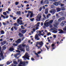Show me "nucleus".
Instances as JSON below:
<instances>
[{
	"instance_id": "nucleus-10",
	"label": "nucleus",
	"mask_w": 66,
	"mask_h": 66,
	"mask_svg": "<svg viewBox=\"0 0 66 66\" xmlns=\"http://www.w3.org/2000/svg\"><path fill=\"white\" fill-rule=\"evenodd\" d=\"M58 31L60 32H59V34H63V33H64V31L63 30H62L60 29H59Z\"/></svg>"
},
{
	"instance_id": "nucleus-38",
	"label": "nucleus",
	"mask_w": 66,
	"mask_h": 66,
	"mask_svg": "<svg viewBox=\"0 0 66 66\" xmlns=\"http://www.w3.org/2000/svg\"><path fill=\"white\" fill-rule=\"evenodd\" d=\"M51 16V14H48L47 16H46V17L47 18H48V17H49V16Z\"/></svg>"
},
{
	"instance_id": "nucleus-43",
	"label": "nucleus",
	"mask_w": 66,
	"mask_h": 66,
	"mask_svg": "<svg viewBox=\"0 0 66 66\" xmlns=\"http://www.w3.org/2000/svg\"><path fill=\"white\" fill-rule=\"evenodd\" d=\"M43 3H44V1H43V0H42L40 2V4H43Z\"/></svg>"
},
{
	"instance_id": "nucleus-35",
	"label": "nucleus",
	"mask_w": 66,
	"mask_h": 66,
	"mask_svg": "<svg viewBox=\"0 0 66 66\" xmlns=\"http://www.w3.org/2000/svg\"><path fill=\"white\" fill-rule=\"evenodd\" d=\"M30 21H31L32 22H33V21H34V18H33L32 19H30Z\"/></svg>"
},
{
	"instance_id": "nucleus-60",
	"label": "nucleus",
	"mask_w": 66,
	"mask_h": 66,
	"mask_svg": "<svg viewBox=\"0 0 66 66\" xmlns=\"http://www.w3.org/2000/svg\"><path fill=\"white\" fill-rule=\"evenodd\" d=\"M60 6H61V7H62V6H64V4H60Z\"/></svg>"
},
{
	"instance_id": "nucleus-11",
	"label": "nucleus",
	"mask_w": 66,
	"mask_h": 66,
	"mask_svg": "<svg viewBox=\"0 0 66 66\" xmlns=\"http://www.w3.org/2000/svg\"><path fill=\"white\" fill-rule=\"evenodd\" d=\"M0 54L1 55L0 57L2 58L3 60L4 59V56H3V54L2 53V52H1V53H0Z\"/></svg>"
},
{
	"instance_id": "nucleus-56",
	"label": "nucleus",
	"mask_w": 66,
	"mask_h": 66,
	"mask_svg": "<svg viewBox=\"0 0 66 66\" xmlns=\"http://www.w3.org/2000/svg\"><path fill=\"white\" fill-rule=\"evenodd\" d=\"M16 52H19V53H20V51H18V50H16Z\"/></svg>"
},
{
	"instance_id": "nucleus-14",
	"label": "nucleus",
	"mask_w": 66,
	"mask_h": 66,
	"mask_svg": "<svg viewBox=\"0 0 66 66\" xmlns=\"http://www.w3.org/2000/svg\"><path fill=\"white\" fill-rule=\"evenodd\" d=\"M21 32L22 33H23V34H24L25 33L27 32V30H22L21 31Z\"/></svg>"
},
{
	"instance_id": "nucleus-24",
	"label": "nucleus",
	"mask_w": 66,
	"mask_h": 66,
	"mask_svg": "<svg viewBox=\"0 0 66 66\" xmlns=\"http://www.w3.org/2000/svg\"><path fill=\"white\" fill-rule=\"evenodd\" d=\"M50 24L49 23V22H47L46 23V27H49V25H50Z\"/></svg>"
},
{
	"instance_id": "nucleus-42",
	"label": "nucleus",
	"mask_w": 66,
	"mask_h": 66,
	"mask_svg": "<svg viewBox=\"0 0 66 66\" xmlns=\"http://www.w3.org/2000/svg\"><path fill=\"white\" fill-rule=\"evenodd\" d=\"M54 46H55V44H52L51 45V47H54Z\"/></svg>"
},
{
	"instance_id": "nucleus-61",
	"label": "nucleus",
	"mask_w": 66,
	"mask_h": 66,
	"mask_svg": "<svg viewBox=\"0 0 66 66\" xmlns=\"http://www.w3.org/2000/svg\"><path fill=\"white\" fill-rule=\"evenodd\" d=\"M43 27L44 29H45V28H46V27H46V26H44Z\"/></svg>"
},
{
	"instance_id": "nucleus-1",
	"label": "nucleus",
	"mask_w": 66,
	"mask_h": 66,
	"mask_svg": "<svg viewBox=\"0 0 66 66\" xmlns=\"http://www.w3.org/2000/svg\"><path fill=\"white\" fill-rule=\"evenodd\" d=\"M15 42L16 43V44H15V43H14L12 44V45L13 46L17 47L18 45V44L21 43V39L20 38L18 40L15 41Z\"/></svg>"
},
{
	"instance_id": "nucleus-6",
	"label": "nucleus",
	"mask_w": 66,
	"mask_h": 66,
	"mask_svg": "<svg viewBox=\"0 0 66 66\" xmlns=\"http://www.w3.org/2000/svg\"><path fill=\"white\" fill-rule=\"evenodd\" d=\"M36 44H37V45H39V46H40L41 47L43 46V45L44 44V43L42 41H41L40 42H37L36 43Z\"/></svg>"
},
{
	"instance_id": "nucleus-36",
	"label": "nucleus",
	"mask_w": 66,
	"mask_h": 66,
	"mask_svg": "<svg viewBox=\"0 0 66 66\" xmlns=\"http://www.w3.org/2000/svg\"><path fill=\"white\" fill-rule=\"evenodd\" d=\"M63 30L64 31H66V26H65L64 28H63Z\"/></svg>"
},
{
	"instance_id": "nucleus-37",
	"label": "nucleus",
	"mask_w": 66,
	"mask_h": 66,
	"mask_svg": "<svg viewBox=\"0 0 66 66\" xmlns=\"http://www.w3.org/2000/svg\"><path fill=\"white\" fill-rule=\"evenodd\" d=\"M42 8H43L42 7H40V9H39V12H40L42 10Z\"/></svg>"
},
{
	"instance_id": "nucleus-52",
	"label": "nucleus",
	"mask_w": 66,
	"mask_h": 66,
	"mask_svg": "<svg viewBox=\"0 0 66 66\" xmlns=\"http://www.w3.org/2000/svg\"><path fill=\"white\" fill-rule=\"evenodd\" d=\"M31 60L32 61H35V60H34V59L33 58V57H32L31 58Z\"/></svg>"
},
{
	"instance_id": "nucleus-47",
	"label": "nucleus",
	"mask_w": 66,
	"mask_h": 66,
	"mask_svg": "<svg viewBox=\"0 0 66 66\" xmlns=\"http://www.w3.org/2000/svg\"><path fill=\"white\" fill-rule=\"evenodd\" d=\"M29 16H30V13H28L27 15V17H29Z\"/></svg>"
},
{
	"instance_id": "nucleus-7",
	"label": "nucleus",
	"mask_w": 66,
	"mask_h": 66,
	"mask_svg": "<svg viewBox=\"0 0 66 66\" xmlns=\"http://www.w3.org/2000/svg\"><path fill=\"white\" fill-rule=\"evenodd\" d=\"M17 23L18 24H19L20 25H21L22 24V21L21 20H20L19 19H18L17 20Z\"/></svg>"
},
{
	"instance_id": "nucleus-17",
	"label": "nucleus",
	"mask_w": 66,
	"mask_h": 66,
	"mask_svg": "<svg viewBox=\"0 0 66 66\" xmlns=\"http://www.w3.org/2000/svg\"><path fill=\"white\" fill-rule=\"evenodd\" d=\"M15 49H14V48L12 47H11L9 49V50L10 51H13Z\"/></svg>"
},
{
	"instance_id": "nucleus-32",
	"label": "nucleus",
	"mask_w": 66,
	"mask_h": 66,
	"mask_svg": "<svg viewBox=\"0 0 66 66\" xmlns=\"http://www.w3.org/2000/svg\"><path fill=\"white\" fill-rule=\"evenodd\" d=\"M39 33L38 34V35L39 36H40V35L41 34L42 32L41 31H39Z\"/></svg>"
},
{
	"instance_id": "nucleus-8",
	"label": "nucleus",
	"mask_w": 66,
	"mask_h": 66,
	"mask_svg": "<svg viewBox=\"0 0 66 66\" xmlns=\"http://www.w3.org/2000/svg\"><path fill=\"white\" fill-rule=\"evenodd\" d=\"M19 65H22L23 66H25V65H26V63L24 62H23L20 61L19 63Z\"/></svg>"
},
{
	"instance_id": "nucleus-64",
	"label": "nucleus",
	"mask_w": 66,
	"mask_h": 66,
	"mask_svg": "<svg viewBox=\"0 0 66 66\" xmlns=\"http://www.w3.org/2000/svg\"><path fill=\"white\" fill-rule=\"evenodd\" d=\"M11 66H17V65H14V64H12V65Z\"/></svg>"
},
{
	"instance_id": "nucleus-40",
	"label": "nucleus",
	"mask_w": 66,
	"mask_h": 66,
	"mask_svg": "<svg viewBox=\"0 0 66 66\" xmlns=\"http://www.w3.org/2000/svg\"><path fill=\"white\" fill-rule=\"evenodd\" d=\"M13 63L14 64H17V62L16 61H14L13 62Z\"/></svg>"
},
{
	"instance_id": "nucleus-26",
	"label": "nucleus",
	"mask_w": 66,
	"mask_h": 66,
	"mask_svg": "<svg viewBox=\"0 0 66 66\" xmlns=\"http://www.w3.org/2000/svg\"><path fill=\"white\" fill-rule=\"evenodd\" d=\"M53 20H50L49 22L50 24H51V23H52V22H53Z\"/></svg>"
},
{
	"instance_id": "nucleus-30",
	"label": "nucleus",
	"mask_w": 66,
	"mask_h": 66,
	"mask_svg": "<svg viewBox=\"0 0 66 66\" xmlns=\"http://www.w3.org/2000/svg\"><path fill=\"white\" fill-rule=\"evenodd\" d=\"M1 44H2L3 45H4V44H6V42L4 41V42H2Z\"/></svg>"
},
{
	"instance_id": "nucleus-54",
	"label": "nucleus",
	"mask_w": 66,
	"mask_h": 66,
	"mask_svg": "<svg viewBox=\"0 0 66 66\" xmlns=\"http://www.w3.org/2000/svg\"><path fill=\"white\" fill-rule=\"evenodd\" d=\"M50 28H52V25H51V24H50Z\"/></svg>"
},
{
	"instance_id": "nucleus-25",
	"label": "nucleus",
	"mask_w": 66,
	"mask_h": 66,
	"mask_svg": "<svg viewBox=\"0 0 66 66\" xmlns=\"http://www.w3.org/2000/svg\"><path fill=\"white\" fill-rule=\"evenodd\" d=\"M1 34L3 35L4 34V31H3V30H2V31H1Z\"/></svg>"
},
{
	"instance_id": "nucleus-15",
	"label": "nucleus",
	"mask_w": 66,
	"mask_h": 66,
	"mask_svg": "<svg viewBox=\"0 0 66 66\" xmlns=\"http://www.w3.org/2000/svg\"><path fill=\"white\" fill-rule=\"evenodd\" d=\"M65 23H66V22L64 21H63L61 23V26H64V25H65Z\"/></svg>"
},
{
	"instance_id": "nucleus-9",
	"label": "nucleus",
	"mask_w": 66,
	"mask_h": 66,
	"mask_svg": "<svg viewBox=\"0 0 66 66\" xmlns=\"http://www.w3.org/2000/svg\"><path fill=\"white\" fill-rule=\"evenodd\" d=\"M41 17H42L41 15H40L39 16L38 15L37 16V19H36V20L37 21H40V19L41 18Z\"/></svg>"
},
{
	"instance_id": "nucleus-33",
	"label": "nucleus",
	"mask_w": 66,
	"mask_h": 66,
	"mask_svg": "<svg viewBox=\"0 0 66 66\" xmlns=\"http://www.w3.org/2000/svg\"><path fill=\"white\" fill-rule=\"evenodd\" d=\"M33 13H31L30 16V18H32V17H33Z\"/></svg>"
},
{
	"instance_id": "nucleus-45",
	"label": "nucleus",
	"mask_w": 66,
	"mask_h": 66,
	"mask_svg": "<svg viewBox=\"0 0 66 66\" xmlns=\"http://www.w3.org/2000/svg\"><path fill=\"white\" fill-rule=\"evenodd\" d=\"M13 20H16V17H13Z\"/></svg>"
},
{
	"instance_id": "nucleus-58",
	"label": "nucleus",
	"mask_w": 66,
	"mask_h": 66,
	"mask_svg": "<svg viewBox=\"0 0 66 66\" xmlns=\"http://www.w3.org/2000/svg\"><path fill=\"white\" fill-rule=\"evenodd\" d=\"M43 16L44 17V18H46V16H45V14H43Z\"/></svg>"
},
{
	"instance_id": "nucleus-41",
	"label": "nucleus",
	"mask_w": 66,
	"mask_h": 66,
	"mask_svg": "<svg viewBox=\"0 0 66 66\" xmlns=\"http://www.w3.org/2000/svg\"><path fill=\"white\" fill-rule=\"evenodd\" d=\"M19 48H22V45H20L18 46Z\"/></svg>"
},
{
	"instance_id": "nucleus-34",
	"label": "nucleus",
	"mask_w": 66,
	"mask_h": 66,
	"mask_svg": "<svg viewBox=\"0 0 66 66\" xmlns=\"http://www.w3.org/2000/svg\"><path fill=\"white\" fill-rule=\"evenodd\" d=\"M61 16H64V13L63 12H61Z\"/></svg>"
},
{
	"instance_id": "nucleus-20",
	"label": "nucleus",
	"mask_w": 66,
	"mask_h": 66,
	"mask_svg": "<svg viewBox=\"0 0 66 66\" xmlns=\"http://www.w3.org/2000/svg\"><path fill=\"white\" fill-rule=\"evenodd\" d=\"M21 12L20 11H17L16 12V14L17 15H21Z\"/></svg>"
},
{
	"instance_id": "nucleus-5",
	"label": "nucleus",
	"mask_w": 66,
	"mask_h": 66,
	"mask_svg": "<svg viewBox=\"0 0 66 66\" xmlns=\"http://www.w3.org/2000/svg\"><path fill=\"white\" fill-rule=\"evenodd\" d=\"M56 12V10L55 9H52L50 11V13H52L53 15H54Z\"/></svg>"
},
{
	"instance_id": "nucleus-22",
	"label": "nucleus",
	"mask_w": 66,
	"mask_h": 66,
	"mask_svg": "<svg viewBox=\"0 0 66 66\" xmlns=\"http://www.w3.org/2000/svg\"><path fill=\"white\" fill-rule=\"evenodd\" d=\"M19 36L20 37H22V36H23V34H22L21 33H20L19 34Z\"/></svg>"
},
{
	"instance_id": "nucleus-63",
	"label": "nucleus",
	"mask_w": 66,
	"mask_h": 66,
	"mask_svg": "<svg viewBox=\"0 0 66 66\" xmlns=\"http://www.w3.org/2000/svg\"><path fill=\"white\" fill-rule=\"evenodd\" d=\"M53 37L54 38H56V35H54L53 36Z\"/></svg>"
},
{
	"instance_id": "nucleus-48",
	"label": "nucleus",
	"mask_w": 66,
	"mask_h": 66,
	"mask_svg": "<svg viewBox=\"0 0 66 66\" xmlns=\"http://www.w3.org/2000/svg\"><path fill=\"white\" fill-rule=\"evenodd\" d=\"M35 26H36V27H38L39 26V24H37L35 26Z\"/></svg>"
},
{
	"instance_id": "nucleus-55",
	"label": "nucleus",
	"mask_w": 66,
	"mask_h": 66,
	"mask_svg": "<svg viewBox=\"0 0 66 66\" xmlns=\"http://www.w3.org/2000/svg\"><path fill=\"white\" fill-rule=\"evenodd\" d=\"M41 52L40 51L38 52L37 53V54H40Z\"/></svg>"
},
{
	"instance_id": "nucleus-16",
	"label": "nucleus",
	"mask_w": 66,
	"mask_h": 66,
	"mask_svg": "<svg viewBox=\"0 0 66 66\" xmlns=\"http://www.w3.org/2000/svg\"><path fill=\"white\" fill-rule=\"evenodd\" d=\"M1 16L0 17V21L1 20V17H3L4 19H5L6 18L4 15H3L2 14H1Z\"/></svg>"
},
{
	"instance_id": "nucleus-39",
	"label": "nucleus",
	"mask_w": 66,
	"mask_h": 66,
	"mask_svg": "<svg viewBox=\"0 0 66 66\" xmlns=\"http://www.w3.org/2000/svg\"><path fill=\"white\" fill-rule=\"evenodd\" d=\"M3 14L4 15H7V13H6L5 12H4L3 13Z\"/></svg>"
},
{
	"instance_id": "nucleus-3",
	"label": "nucleus",
	"mask_w": 66,
	"mask_h": 66,
	"mask_svg": "<svg viewBox=\"0 0 66 66\" xmlns=\"http://www.w3.org/2000/svg\"><path fill=\"white\" fill-rule=\"evenodd\" d=\"M53 5H55V6H58L59 5H61V2L60 1H59V2H54L53 3Z\"/></svg>"
},
{
	"instance_id": "nucleus-53",
	"label": "nucleus",
	"mask_w": 66,
	"mask_h": 66,
	"mask_svg": "<svg viewBox=\"0 0 66 66\" xmlns=\"http://www.w3.org/2000/svg\"><path fill=\"white\" fill-rule=\"evenodd\" d=\"M32 30L34 32H35V30H36V29H35V28H33L32 29Z\"/></svg>"
},
{
	"instance_id": "nucleus-44",
	"label": "nucleus",
	"mask_w": 66,
	"mask_h": 66,
	"mask_svg": "<svg viewBox=\"0 0 66 66\" xmlns=\"http://www.w3.org/2000/svg\"><path fill=\"white\" fill-rule=\"evenodd\" d=\"M15 5H18V4H19V2H15Z\"/></svg>"
},
{
	"instance_id": "nucleus-49",
	"label": "nucleus",
	"mask_w": 66,
	"mask_h": 66,
	"mask_svg": "<svg viewBox=\"0 0 66 66\" xmlns=\"http://www.w3.org/2000/svg\"><path fill=\"white\" fill-rule=\"evenodd\" d=\"M61 20H61V18H60L58 20V21H59V22H60L61 21Z\"/></svg>"
},
{
	"instance_id": "nucleus-51",
	"label": "nucleus",
	"mask_w": 66,
	"mask_h": 66,
	"mask_svg": "<svg viewBox=\"0 0 66 66\" xmlns=\"http://www.w3.org/2000/svg\"><path fill=\"white\" fill-rule=\"evenodd\" d=\"M14 29L15 30H17V28L16 27L14 26Z\"/></svg>"
},
{
	"instance_id": "nucleus-19",
	"label": "nucleus",
	"mask_w": 66,
	"mask_h": 66,
	"mask_svg": "<svg viewBox=\"0 0 66 66\" xmlns=\"http://www.w3.org/2000/svg\"><path fill=\"white\" fill-rule=\"evenodd\" d=\"M61 9L60 8H57L56 9L57 12H59L61 11Z\"/></svg>"
},
{
	"instance_id": "nucleus-2",
	"label": "nucleus",
	"mask_w": 66,
	"mask_h": 66,
	"mask_svg": "<svg viewBox=\"0 0 66 66\" xmlns=\"http://www.w3.org/2000/svg\"><path fill=\"white\" fill-rule=\"evenodd\" d=\"M23 58L24 59V60H26V59H27L28 60H29L30 59H29V56L28 55V53L27 52L26 53L25 55L23 57Z\"/></svg>"
},
{
	"instance_id": "nucleus-4",
	"label": "nucleus",
	"mask_w": 66,
	"mask_h": 66,
	"mask_svg": "<svg viewBox=\"0 0 66 66\" xmlns=\"http://www.w3.org/2000/svg\"><path fill=\"white\" fill-rule=\"evenodd\" d=\"M59 22H58L57 21H55L54 22V26L55 27H57L58 25H59Z\"/></svg>"
},
{
	"instance_id": "nucleus-62",
	"label": "nucleus",
	"mask_w": 66,
	"mask_h": 66,
	"mask_svg": "<svg viewBox=\"0 0 66 66\" xmlns=\"http://www.w3.org/2000/svg\"><path fill=\"white\" fill-rule=\"evenodd\" d=\"M48 11H45V14H48Z\"/></svg>"
},
{
	"instance_id": "nucleus-59",
	"label": "nucleus",
	"mask_w": 66,
	"mask_h": 66,
	"mask_svg": "<svg viewBox=\"0 0 66 66\" xmlns=\"http://www.w3.org/2000/svg\"><path fill=\"white\" fill-rule=\"evenodd\" d=\"M45 46L46 48H47V50H48L49 48L48 47V46H47L46 45H45Z\"/></svg>"
},
{
	"instance_id": "nucleus-28",
	"label": "nucleus",
	"mask_w": 66,
	"mask_h": 66,
	"mask_svg": "<svg viewBox=\"0 0 66 66\" xmlns=\"http://www.w3.org/2000/svg\"><path fill=\"white\" fill-rule=\"evenodd\" d=\"M2 48L3 50H4L6 49V47H4V46H3L2 47Z\"/></svg>"
},
{
	"instance_id": "nucleus-18",
	"label": "nucleus",
	"mask_w": 66,
	"mask_h": 66,
	"mask_svg": "<svg viewBox=\"0 0 66 66\" xmlns=\"http://www.w3.org/2000/svg\"><path fill=\"white\" fill-rule=\"evenodd\" d=\"M33 52H34V53H35V55H37V57H39V56L38 55V54H37V53H36V52L35 51H33Z\"/></svg>"
},
{
	"instance_id": "nucleus-31",
	"label": "nucleus",
	"mask_w": 66,
	"mask_h": 66,
	"mask_svg": "<svg viewBox=\"0 0 66 66\" xmlns=\"http://www.w3.org/2000/svg\"><path fill=\"white\" fill-rule=\"evenodd\" d=\"M60 18L61 19V20H64L65 19V18L64 17H63L61 18Z\"/></svg>"
},
{
	"instance_id": "nucleus-12",
	"label": "nucleus",
	"mask_w": 66,
	"mask_h": 66,
	"mask_svg": "<svg viewBox=\"0 0 66 66\" xmlns=\"http://www.w3.org/2000/svg\"><path fill=\"white\" fill-rule=\"evenodd\" d=\"M35 39H36L37 40H39L40 39V38H38V35H37V34H36L35 36Z\"/></svg>"
},
{
	"instance_id": "nucleus-29",
	"label": "nucleus",
	"mask_w": 66,
	"mask_h": 66,
	"mask_svg": "<svg viewBox=\"0 0 66 66\" xmlns=\"http://www.w3.org/2000/svg\"><path fill=\"white\" fill-rule=\"evenodd\" d=\"M6 64L7 65H9V64H11V62H10V61H7L6 63Z\"/></svg>"
},
{
	"instance_id": "nucleus-50",
	"label": "nucleus",
	"mask_w": 66,
	"mask_h": 66,
	"mask_svg": "<svg viewBox=\"0 0 66 66\" xmlns=\"http://www.w3.org/2000/svg\"><path fill=\"white\" fill-rule=\"evenodd\" d=\"M53 33H57V31H53Z\"/></svg>"
},
{
	"instance_id": "nucleus-27",
	"label": "nucleus",
	"mask_w": 66,
	"mask_h": 66,
	"mask_svg": "<svg viewBox=\"0 0 66 66\" xmlns=\"http://www.w3.org/2000/svg\"><path fill=\"white\" fill-rule=\"evenodd\" d=\"M21 45H22V47H23L24 48H25V47H26V45H24L23 44H22Z\"/></svg>"
},
{
	"instance_id": "nucleus-21",
	"label": "nucleus",
	"mask_w": 66,
	"mask_h": 66,
	"mask_svg": "<svg viewBox=\"0 0 66 66\" xmlns=\"http://www.w3.org/2000/svg\"><path fill=\"white\" fill-rule=\"evenodd\" d=\"M20 50L21 51H22H22H23V52H24L25 51V50H24V49L23 48H21L20 49Z\"/></svg>"
},
{
	"instance_id": "nucleus-23",
	"label": "nucleus",
	"mask_w": 66,
	"mask_h": 66,
	"mask_svg": "<svg viewBox=\"0 0 66 66\" xmlns=\"http://www.w3.org/2000/svg\"><path fill=\"white\" fill-rule=\"evenodd\" d=\"M61 10H62V11H64V10H65V7H61Z\"/></svg>"
},
{
	"instance_id": "nucleus-13",
	"label": "nucleus",
	"mask_w": 66,
	"mask_h": 66,
	"mask_svg": "<svg viewBox=\"0 0 66 66\" xmlns=\"http://www.w3.org/2000/svg\"><path fill=\"white\" fill-rule=\"evenodd\" d=\"M44 3L46 4H48L49 3V2L48 0H45L44 1Z\"/></svg>"
},
{
	"instance_id": "nucleus-57",
	"label": "nucleus",
	"mask_w": 66,
	"mask_h": 66,
	"mask_svg": "<svg viewBox=\"0 0 66 66\" xmlns=\"http://www.w3.org/2000/svg\"><path fill=\"white\" fill-rule=\"evenodd\" d=\"M26 48H29L30 47L29 46V45H27L26 46Z\"/></svg>"
},
{
	"instance_id": "nucleus-46",
	"label": "nucleus",
	"mask_w": 66,
	"mask_h": 66,
	"mask_svg": "<svg viewBox=\"0 0 66 66\" xmlns=\"http://www.w3.org/2000/svg\"><path fill=\"white\" fill-rule=\"evenodd\" d=\"M26 50L27 51H29L30 50V49L29 48H26Z\"/></svg>"
}]
</instances>
